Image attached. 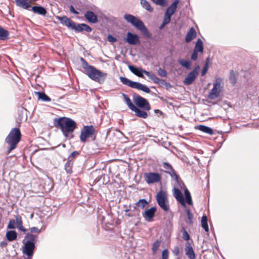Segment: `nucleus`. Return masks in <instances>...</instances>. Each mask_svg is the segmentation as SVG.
<instances>
[{"label": "nucleus", "instance_id": "obj_44", "mask_svg": "<svg viewBox=\"0 0 259 259\" xmlns=\"http://www.w3.org/2000/svg\"><path fill=\"white\" fill-rule=\"evenodd\" d=\"M16 221L13 219H11L9 221V224L7 226L8 229H15L16 226Z\"/></svg>", "mask_w": 259, "mask_h": 259}, {"label": "nucleus", "instance_id": "obj_45", "mask_svg": "<svg viewBox=\"0 0 259 259\" xmlns=\"http://www.w3.org/2000/svg\"><path fill=\"white\" fill-rule=\"evenodd\" d=\"M124 100L127 106L131 110H132L135 106L132 103L131 100L128 97L125 98Z\"/></svg>", "mask_w": 259, "mask_h": 259}, {"label": "nucleus", "instance_id": "obj_56", "mask_svg": "<svg viewBox=\"0 0 259 259\" xmlns=\"http://www.w3.org/2000/svg\"><path fill=\"white\" fill-rule=\"evenodd\" d=\"M69 10H70V12L74 14L77 15V14H79V13L76 10H75L73 5H70V6L69 7Z\"/></svg>", "mask_w": 259, "mask_h": 259}, {"label": "nucleus", "instance_id": "obj_20", "mask_svg": "<svg viewBox=\"0 0 259 259\" xmlns=\"http://www.w3.org/2000/svg\"><path fill=\"white\" fill-rule=\"evenodd\" d=\"M31 11L34 14H37L44 16H46L47 13L46 9L40 5L33 6L31 8Z\"/></svg>", "mask_w": 259, "mask_h": 259}, {"label": "nucleus", "instance_id": "obj_16", "mask_svg": "<svg viewBox=\"0 0 259 259\" xmlns=\"http://www.w3.org/2000/svg\"><path fill=\"white\" fill-rule=\"evenodd\" d=\"M179 0H175L167 9L165 13V17L170 18L172 15L176 12L178 5L179 3Z\"/></svg>", "mask_w": 259, "mask_h": 259}, {"label": "nucleus", "instance_id": "obj_38", "mask_svg": "<svg viewBox=\"0 0 259 259\" xmlns=\"http://www.w3.org/2000/svg\"><path fill=\"white\" fill-rule=\"evenodd\" d=\"M148 204L149 202L146 199L143 198L139 199L135 204L136 206L143 209Z\"/></svg>", "mask_w": 259, "mask_h": 259}, {"label": "nucleus", "instance_id": "obj_19", "mask_svg": "<svg viewBox=\"0 0 259 259\" xmlns=\"http://www.w3.org/2000/svg\"><path fill=\"white\" fill-rule=\"evenodd\" d=\"M84 17L89 23L95 24L98 22L97 16L92 11H86Z\"/></svg>", "mask_w": 259, "mask_h": 259}, {"label": "nucleus", "instance_id": "obj_57", "mask_svg": "<svg viewBox=\"0 0 259 259\" xmlns=\"http://www.w3.org/2000/svg\"><path fill=\"white\" fill-rule=\"evenodd\" d=\"M180 253V249L178 246H176L173 250V253L175 255H179Z\"/></svg>", "mask_w": 259, "mask_h": 259}, {"label": "nucleus", "instance_id": "obj_64", "mask_svg": "<svg viewBox=\"0 0 259 259\" xmlns=\"http://www.w3.org/2000/svg\"><path fill=\"white\" fill-rule=\"evenodd\" d=\"M129 211H130V209H127L125 210V212H126V213H127V212H128Z\"/></svg>", "mask_w": 259, "mask_h": 259}, {"label": "nucleus", "instance_id": "obj_10", "mask_svg": "<svg viewBox=\"0 0 259 259\" xmlns=\"http://www.w3.org/2000/svg\"><path fill=\"white\" fill-rule=\"evenodd\" d=\"M95 132V129L93 125H84L81 130L79 136L81 142L85 143L88 138L92 137Z\"/></svg>", "mask_w": 259, "mask_h": 259}, {"label": "nucleus", "instance_id": "obj_42", "mask_svg": "<svg viewBox=\"0 0 259 259\" xmlns=\"http://www.w3.org/2000/svg\"><path fill=\"white\" fill-rule=\"evenodd\" d=\"M186 211L189 220V223L191 224L193 223V215L189 208H186Z\"/></svg>", "mask_w": 259, "mask_h": 259}, {"label": "nucleus", "instance_id": "obj_29", "mask_svg": "<svg viewBox=\"0 0 259 259\" xmlns=\"http://www.w3.org/2000/svg\"><path fill=\"white\" fill-rule=\"evenodd\" d=\"M7 239L9 241H13L15 240L17 238V233L14 230L8 231L6 235Z\"/></svg>", "mask_w": 259, "mask_h": 259}, {"label": "nucleus", "instance_id": "obj_41", "mask_svg": "<svg viewBox=\"0 0 259 259\" xmlns=\"http://www.w3.org/2000/svg\"><path fill=\"white\" fill-rule=\"evenodd\" d=\"M171 19L170 18H167L164 16V18L161 23V24L159 26V29L160 30L163 29V28L167 24H168L170 22Z\"/></svg>", "mask_w": 259, "mask_h": 259}, {"label": "nucleus", "instance_id": "obj_23", "mask_svg": "<svg viewBox=\"0 0 259 259\" xmlns=\"http://www.w3.org/2000/svg\"><path fill=\"white\" fill-rule=\"evenodd\" d=\"M196 37V31L193 27H191L186 35L185 41L186 42H189Z\"/></svg>", "mask_w": 259, "mask_h": 259}, {"label": "nucleus", "instance_id": "obj_48", "mask_svg": "<svg viewBox=\"0 0 259 259\" xmlns=\"http://www.w3.org/2000/svg\"><path fill=\"white\" fill-rule=\"evenodd\" d=\"M169 252L167 249H164L161 253L162 259H168V258Z\"/></svg>", "mask_w": 259, "mask_h": 259}, {"label": "nucleus", "instance_id": "obj_47", "mask_svg": "<svg viewBox=\"0 0 259 259\" xmlns=\"http://www.w3.org/2000/svg\"><path fill=\"white\" fill-rule=\"evenodd\" d=\"M154 3L157 5H159L162 7H165L167 5V3L165 0H155Z\"/></svg>", "mask_w": 259, "mask_h": 259}, {"label": "nucleus", "instance_id": "obj_50", "mask_svg": "<svg viewBox=\"0 0 259 259\" xmlns=\"http://www.w3.org/2000/svg\"><path fill=\"white\" fill-rule=\"evenodd\" d=\"M128 69L129 70L133 73V74H135L136 72H137V69L139 67H137L135 65H129L128 66Z\"/></svg>", "mask_w": 259, "mask_h": 259}, {"label": "nucleus", "instance_id": "obj_2", "mask_svg": "<svg viewBox=\"0 0 259 259\" xmlns=\"http://www.w3.org/2000/svg\"><path fill=\"white\" fill-rule=\"evenodd\" d=\"M53 123L54 126L60 127L63 135L66 137L68 136L69 133L73 132L77 127L75 121L66 117L55 118L53 120Z\"/></svg>", "mask_w": 259, "mask_h": 259}, {"label": "nucleus", "instance_id": "obj_21", "mask_svg": "<svg viewBox=\"0 0 259 259\" xmlns=\"http://www.w3.org/2000/svg\"><path fill=\"white\" fill-rule=\"evenodd\" d=\"M155 83H157L160 84L161 86H165V85H168V88L171 87V85L169 82H167L164 80L161 79L158 77L156 76L155 74L152 73L150 78Z\"/></svg>", "mask_w": 259, "mask_h": 259}, {"label": "nucleus", "instance_id": "obj_49", "mask_svg": "<svg viewBox=\"0 0 259 259\" xmlns=\"http://www.w3.org/2000/svg\"><path fill=\"white\" fill-rule=\"evenodd\" d=\"M79 154V152L76 151H74L71 153V154L68 156V160L72 161L73 159L75 158L77 155Z\"/></svg>", "mask_w": 259, "mask_h": 259}, {"label": "nucleus", "instance_id": "obj_24", "mask_svg": "<svg viewBox=\"0 0 259 259\" xmlns=\"http://www.w3.org/2000/svg\"><path fill=\"white\" fill-rule=\"evenodd\" d=\"M16 5L25 10H30L31 5L27 0H15Z\"/></svg>", "mask_w": 259, "mask_h": 259}, {"label": "nucleus", "instance_id": "obj_53", "mask_svg": "<svg viewBox=\"0 0 259 259\" xmlns=\"http://www.w3.org/2000/svg\"><path fill=\"white\" fill-rule=\"evenodd\" d=\"M199 52L196 51V50H193V52L191 55V58L193 60H196L198 58V53Z\"/></svg>", "mask_w": 259, "mask_h": 259}, {"label": "nucleus", "instance_id": "obj_7", "mask_svg": "<svg viewBox=\"0 0 259 259\" xmlns=\"http://www.w3.org/2000/svg\"><path fill=\"white\" fill-rule=\"evenodd\" d=\"M119 79L123 84L127 85L129 87L142 91L146 93H149L150 92V90L147 86L139 82L131 80L126 77L123 76H120Z\"/></svg>", "mask_w": 259, "mask_h": 259}, {"label": "nucleus", "instance_id": "obj_43", "mask_svg": "<svg viewBox=\"0 0 259 259\" xmlns=\"http://www.w3.org/2000/svg\"><path fill=\"white\" fill-rule=\"evenodd\" d=\"M182 233H183V238L184 240L188 241L190 239V236L188 233V232L186 231V230L183 228L182 230Z\"/></svg>", "mask_w": 259, "mask_h": 259}, {"label": "nucleus", "instance_id": "obj_12", "mask_svg": "<svg viewBox=\"0 0 259 259\" xmlns=\"http://www.w3.org/2000/svg\"><path fill=\"white\" fill-rule=\"evenodd\" d=\"M162 166L165 169L164 172L169 174L176 183L179 184L181 180L180 178L171 165L167 162H164Z\"/></svg>", "mask_w": 259, "mask_h": 259}, {"label": "nucleus", "instance_id": "obj_55", "mask_svg": "<svg viewBox=\"0 0 259 259\" xmlns=\"http://www.w3.org/2000/svg\"><path fill=\"white\" fill-rule=\"evenodd\" d=\"M208 68H209V66L204 65V66L203 68V69L201 71V75L202 76H204L206 73Z\"/></svg>", "mask_w": 259, "mask_h": 259}, {"label": "nucleus", "instance_id": "obj_15", "mask_svg": "<svg viewBox=\"0 0 259 259\" xmlns=\"http://www.w3.org/2000/svg\"><path fill=\"white\" fill-rule=\"evenodd\" d=\"M125 41L130 45H136L140 43V38L137 34L128 32Z\"/></svg>", "mask_w": 259, "mask_h": 259}, {"label": "nucleus", "instance_id": "obj_17", "mask_svg": "<svg viewBox=\"0 0 259 259\" xmlns=\"http://www.w3.org/2000/svg\"><path fill=\"white\" fill-rule=\"evenodd\" d=\"M173 195L176 199L184 207H186L184 197L181 191L177 188L173 189Z\"/></svg>", "mask_w": 259, "mask_h": 259}, {"label": "nucleus", "instance_id": "obj_1", "mask_svg": "<svg viewBox=\"0 0 259 259\" xmlns=\"http://www.w3.org/2000/svg\"><path fill=\"white\" fill-rule=\"evenodd\" d=\"M82 66L85 71V73L92 80L103 84L107 76V73L103 72L97 69L95 67L90 65L83 58H80Z\"/></svg>", "mask_w": 259, "mask_h": 259}, {"label": "nucleus", "instance_id": "obj_59", "mask_svg": "<svg viewBox=\"0 0 259 259\" xmlns=\"http://www.w3.org/2000/svg\"><path fill=\"white\" fill-rule=\"evenodd\" d=\"M8 243L6 241H2L0 243V246L2 248L5 247L7 245Z\"/></svg>", "mask_w": 259, "mask_h": 259}, {"label": "nucleus", "instance_id": "obj_54", "mask_svg": "<svg viewBox=\"0 0 259 259\" xmlns=\"http://www.w3.org/2000/svg\"><path fill=\"white\" fill-rule=\"evenodd\" d=\"M107 40L108 41L111 42H115L117 40V38L112 36L111 34H109L108 35Z\"/></svg>", "mask_w": 259, "mask_h": 259}, {"label": "nucleus", "instance_id": "obj_18", "mask_svg": "<svg viewBox=\"0 0 259 259\" xmlns=\"http://www.w3.org/2000/svg\"><path fill=\"white\" fill-rule=\"evenodd\" d=\"M156 211V207L153 206L146 210L143 213L142 215L146 220L151 221L154 217Z\"/></svg>", "mask_w": 259, "mask_h": 259}, {"label": "nucleus", "instance_id": "obj_34", "mask_svg": "<svg viewBox=\"0 0 259 259\" xmlns=\"http://www.w3.org/2000/svg\"><path fill=\"white\" fill-rule=\"evenodd\" d=\"M238 78V74L236 72H234L233 70H231L230 72V74L229 76V80L231 83L232 85L235 84L237 82Z\"/></svg>", "mask_w": 259, "mask_h": 259}, {"label": "nucleus", "instance_id": "obj_61", "mask_svg": "<svg viewBox=\"0 0 259 259\" xmlns=\"http://www.w3.org/2000/svg\"><path fill=\"white\" fill-rule=\"evenodd\" d=\"M153 39H154L155 40H159L161 38L159 37H158L156 35H154Z\"/></svg>", "mask_w": 259, "mask_h": 259}, {"label": "nucleus", "instance_id": "obj_3", "mask_svg": "<svg viewBox=\"0 0 259 259\" xmlns=\"http://www.w3.org/2000/svg\"><path fill=\"white\" fill-rule=\"evenodd\" d=\"M37 235L27 233L23 240L22 253L26 255L24 259H32L36 248Z\"/></svg>", "mask_w": 259, "mask_h": 259}, {"label": "nucleus", "instance_id": "obj_32", "mask_svg": "<svg viewBox=\"0 0 259 259\" xmlns=\"http://www.w3.org/2000/svg\"><path fill=\"white\" fill-rule=\"evenodd\" d=\"M184 195L185 204L186 203H188L189 205H192L193 201L191 196V194L187 188H186L184 190Z\"/></svg>", "mask_w": 259, "mask_h": 259}, {"label": "nucleus", "instance_id": "obj_9", "mask_svg": "<svg viewBox=\"0 0 259 259\" xmlns=\"http://www.w3.org/2000/svg\"><path fill=\"white\" fill-rule=\"evenodd\" d=\"M133 101L138 108L146 111H149L151 109V106L147 99L136 93L133 94Z\"/></svg>", "mask_w": 259, "mask_h": 259}, {"label": "nucleus", "instance_id": "obj_14", "mask_svg": "<svg viewBox=\"0 0 259 259\" xmlns=\"http://www.w3.org/2000/svg\"><path fill=\"white\" fill-rule=\"evenodd\" d=\"M145 181L147 184L157 183L161 180V175L157 172H150L145 174Z\"/></svg>", "mask_w": 259, "mask_h": 259}, {"label": "nucleus", "instance_id": "obj_40", "mask_svg": "<svg viewBox=\"0 0 259 259\" xmlns=\"http://www.w3.org/2000/svg\"><path fill=\"white\" fill-rule=\"evenodd\" d=\"M160 241L158 240L155 241L153 243L152 247V250L154 254L156 253L157 250H158L159 247L160 246Z\"/></svg>", "mask_w": 259, "mask_h": 259}, {"label": "nucleus", "instance_id": "obj_30", "mask_svg": "<svg viewBox=\"0 0 259 259\" xmlns=\"http://www.w3.org/2000/svg\"><path fill=\"white\" fill-rule=\"evenodd\" d=\"M9 38V32L0 26V40H6Z\"/></svg>", "mask_w": 259, "mask_h": 259}, {"label": "nucleus", "instance_id": "obj_13", "mask_svg": "<svg viewBox=\"0 0 259 259\" xmlns=\"http://www.w3.org/2000/svg\"><path fill=\"white\" fill-rule=\"evenodd\" d=\"M200 67L198 65L195 66L194 69L190 72L183 81L184 83L186 85H191L195 80L198 75Z\"/></svg>", "mask_w": 259, "mask_h": 259}, {"label": "nucleus", "instance_id": "obj_6", "mask_svg": "<svg viewBox=\"0 0 259 259\" xmlns=\"http://www.w3.org/2000/svg\"><path fill=\"white\" fill-rule=\"evenodd\" d=\"M21 133L19 128L15 127L11 130L5 139V142L10 146L8 149V153H10L11 151L16 148L21 140Z\"/></svg>", "mask_w": 259, "mask_h": 259}, {"label": "nucleus", "instance_id": "obj_27", "mask_svg": "<svg viewBox=\"0 0 259 259\" xmlns=\"http://www.w3.org/2000/svg\"><path fill=\"white\" fill-rule=\"evenodd\" d=\"M195 128L198 129L203 133L208 134L210 135L213 134V130L211 127L204 125H197L195 126Z\"/></svg>", "mask_w": 259, "mask_h": 259}, {"label": "nucleus", "instance_id": "obj_25", "mask_svg": "<svg viewBox=\"0 0 259 259\" xmlns=\"http://www.w3.org/2000/svg\"><path fill=\"white\" fill-rule=\"evenodd\" d=\"M35 94L37 96L38 100L45 102H49L51 101V99L43 92H35Z\"/></svg>", "mask_w": 259, "mask_h": 259}, {"label": "nucleus", "instance_id": "obj_4", "mask_svg": "<svg viewBox=\"0 0 259 259\" xmlns=\"http://www.w3.org/2000/svg\"><path fill=\"white\" fill-rule=\"evenodd\" d=\"M123 18L127 22L140 31L145 38H151L152 37L151 34L141 19L130 14H125Z\"/></svg>", "mask_w": 259, "mask_h": 259}, {"label": "nucleus", "instance_id": "obj_52", "mask_svg": "<svg viewBox=\"0 0 259 259\" xmlns=\"http://www.w3.org/2000/svg\"><path fill=\"white\" fill-rule=\"evenodd\" d=\"M30 234H33V233H37V234L40 233L41 229H39L36 227H33L30 228Z\"/></svg>", "mask_w": 259, "mask_h": 259}, {"label": "nucleus", "instance_id": "obj_37", "mask_svg": "<svg viewBox=\"0 0 259 259\" xmlns=\"http://www.w3.org/2000/svg\"><path fill=\"white\" fill-rule=\"evenodd\" d=\"M16 228H18L19 230H21L22 232H25L26 231V229L22 225V221L20 217H16Z\"/></svg>", "mask_w": 259, "mask_h": 259}, {"label": "nucleus", "instance_id": "obj_63", "mask_svg": "<svg viewBox=\"0 0 259 259\" xmlns=\"http://www.w3.org/2000/svg\"><path fill=\"white\" fill-rule=\"evenodd\" d=\"M122 95L124 99H125V98L128 97L126 94H125L124 93H122Z\"/></svg>", "mask_w": 259, "mask_h": 259}, {"label": "nucleus", "instance_id": "obj_5", "mask_svg": "<svg viewBox=\"0 0 259 259\" xmlns=\"http://www.w3.org/2000/svg\"><path fill=\"white\" fill-rule=\"evenodd\" d=\"M57 19L60 21L62 25L74 30L75 32H80L83 30L87 32L92 31V29L89 25L84 23L77 24L65 16H57Z\"/></svg>", "mask_w": 259, "mask_h": 259}, {"label": "nucleus", "instance_id": "obj_33", "mask_svg": "<svg viewBox=\"0 0 259 259\" xmlns=\"http://www.w3.org/2000/svg\"><path fill=\"white\" fill-rule=\"evenodd\" d=\"M194 50L198 51L201 53H203L204 51L203 41L200 38H198L195 44Z\"/></svg>", "mask_w": 259, "mask_h": 259}, {"label": "nucleus", "instance_id": "obj_11", "mask_svg": "<svg viewBox=\"0 0 259 259\" xmlns=\"http://www.w3.org/2000/svg\"><path fill=\"white\" fill-rule=\"evenodd\" d=\"M221 82L220 79H216L213 83V88L207 96V98L214 100L218 98L220 95L221 91Z\"/></svg>", "mask_w": 259, "mask_h": 259}, {"label": "nucleus", "instance_id": "obj_62", "mask_svg": "<svg viewBox=\"0 0 259 259\" xmlns=\"http://www.w3.org/2000/svg\"><path fill=\"white\" fill-rule=\"evenodd\" d=\"M126 215L129 217H133L135 216V215L132 212H129L128 213H126Z\"/></svg>", "mask_w": 259, "mask_h": 259}, {"label": "nucleus", "instance_id": "obj_22", "mask_svg": "<svg viewBox=\"0 0 259 259\" xmlns=\"http://www.w3.org/2000/svg\"><path fill=\"white\" fill-rule=\"evenodd\" d=\"M131 110L134 111L135 115L139 117L145 119L148 117V114L145 111L146 110L139 108L136 106Z\"/></svg>", "mask_w": 259, "mask_h": 259}, {"label": "nucleus", "instance_id": "obj_58", "mask_svg": "<svg viewBox=\"0 0 259 259\" xmlns=\"http://www.w3.org/2000/svg\"><path fill=\"white\" fill-rule=\"evenodd\" d=\"M154 112L155 113L157 114L158 116H161L163 114L162 112L159 109H155Z\"/></svg>", "mask_w": 259, "mask_h": 259}, {"label": "nucleus", "instance_id": "obj_35", "mask_svg": "<svg viewBox=\"0 0 259 259\" xmlns=\"http://www.w3.org/2000/svg\"><path fill=\"white\" fill-rule=\"evenodd\" d=\"M73 162L67 160L64 165V168L66 172L69 175L72 172Z\"/></svg>", "mask_w": 259, "mask_h": 259}, {"label": "nucleus", "instance_id": "obj_26", "mask_svg": "<svg viewBox=\"0 0 259 259\" xmlns=\"http://www.w3.org/2000/svg\"><path fill=\"white\" fill-rule=\"evenodd\" d=\"M186 254L190 259H195L196 257L195 252L193 247L191 246L189 243H187L185 248Z\"/></svg>", "mask_w": 259, "mask_h": 259}, {"label": "nucleus", "instance_id": "obj_36", "mask_svg": "<svg viewBox=\"0 0 259 259\" xmlns=\"http://www.w3.org/2000/svg\"><path fill=\"white\" fill-rule=\"evenodd\" d=\"M178 62L183 67L187 69H190L191 68V62L190 61L188 60L179 59Z\"/></svg>", "mask_w": 259, "mask_h": 259}, {"label": "nucleus", "instance_id": "obj_39", "mask_svg": "<svg viewBox=\"0 0 259 259\" xmlns=\"http://www.w3.org/2000/svg\"><path fill=\"white\" fill-rule=\"evenodd\" d=\"M141 4L144 9L149 12H152L153 11V9L151 7L149 3L146 0L143 1L141 3Z\"/></svg>", "mask_w": 259, "mask_h": 259}, {"label": "nucleus", "instance_id": "obj_31", "mask_svg": "<svg viewBox=\"0 0 259 259\" xmlns=\"http://www.w3.org/2000/svg\"><path fill=\"white\" fill-rule=\"evenodd\" d=\"M201 225L202 228L204 230V231L206 232L209 231V227L208 225V219L206 215L205 214H203L201 218Z\"/></svg>", "mask_w": 259, "mask_h": 259}, {"label": "nucleus", "instance_id": "obj_60", "mask_svg": "<svg viewBox=\"0 0 259 259\" xmlns=\"http://www.w3.org/2000/svg\"><path fill=\"white\" fill-rule=\"evenodd\" d=\"M210 63V59L208 57L205 61V65L209 66V64Z\"/></svg>", "mask_w": 259, "mask_h": 259}, {"label": "nucleus", "instance_id": "obj_8", "mask_svg": "<svg viewBox=\"0 0 259 259\" xmlns=\"http://www.w3.org/2000/svg\"><path fill=\"white\" fill-rule=\"evenodd\" d=\"M156 201L161 207L165 211H168L169 210L167 194L166 191L160 190L156 195Z\"/></svg>", "mask_w": 259, "mask_h": 259}, {"label": "nucleus", "instance_id": "obj_51", "mask_svg": "<svg viewBox=\"0 0 259 259\" xmlns=\"http://www.w3.org/2000/svg\"><path fill=\"white\" fill-rule=\"evenodd\" d=\"M128 69L129 70L133 73V74H135L136 72H137V69L139 67H137L135 65H129L128 66Z\"/></svg>", "mask_w": 259, "mask_h": 259}, {"label": "nucleus", "instance_id": "obj_28", "mask_svg": "<svg viewBox=\"0 0 259 259\" xmlns=\"http://www.w3.org/2000/svg\"><path fill=\"white\" fill-rule=\"evenodd\" d=\"M143 73L145 74L149 78H150L152 74V73L144 70L140 67H138L137 72H136L135 75L141 78H144V75H143Z\"/></svg>", "mask_w": 259, "mask_h": 259}, {"label": "nucleus", "instance_id": "obj_46", "mask_svg": "<svg viewBox=\"0 0 259 259\" xmlns=\"http://www.w3.org/2000/svg\"><path fill=\"white\" fill-rule=\"evenodd\" d=\"M157 73L161 77H166L167 75V72L161 68H159L157 70Z\"/></svg>", "mask_w": 259, "mask_h": 259}]
</instances>
